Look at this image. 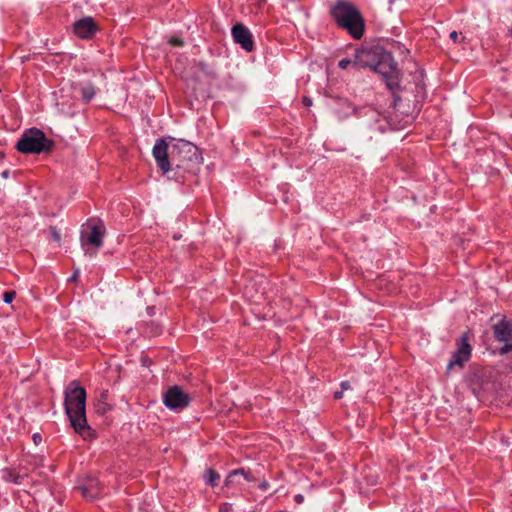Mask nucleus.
I'll return each mask as SVG.
<instances>
[{"label":"nucleus","instance_id":"e433bc0d","mask_svg":"<svg viewBox=\"0 0 512 512\" xmlns=\"http://www.w3.org/2000/svg\"><path fill=\"white\" fill-rule=\"evenodd\" d=\"M508 35L512 37V26L508 30Z\"/></svg>","mask_w":512,"mask_h":512},{"label":"nucleus","instance_id":"1a4fd4ad","mask_svg":"<svg viewBox=\"0 0 512 512\" xmlns=\"http://www.w3.org/2000/svg\"><path fill=\"white\" fill-rule=\"evenodd\" d=\"M75 490L79 491L86 500L92 501L102 495L104 486L98 478L87 475L78 480Z\"/></svg>","mask_w":512,"mask_h":512},{"label":"nucleus","instance_id":"cd10ccee","mask_svg":"<svg viewBox=\"0 0 512 512\" xmlns=\"http://www.w3.org/2000/svg\"><path fill=\"white\" fill-rule=\"evenodd\" d=\"M50 231H51V233H52V235H53L54 239H55L56 241H58V242H59V241H60V239H61V237H60V234L58 233V231H57L56 227L51 226V227H50Z\"/></svg>","mask_w":512,"mask_h":512},{"label":"nucleus","instance_id":"f03ea898","mask_svg":"<svg viewBox=\"0 0 512 512\" xmlns=\"http://www.w3.org/2000/svg\"><path fill=\"white\" fill-rule=\"evenodd\" d=\"M354 67L370 68L382 76L387 89L393 96V107L397 108L401 97V70L391 52L380 45H372L357 49L354 56Z\"/></svg>","mask_w":512,"mask_h":512},{"label":"nucleus","instance_id":"f3484780","mask_svg":"<svg viewBox=\"0 0 512 512\" xmlns=\"http://www.w3.org/2000/svg\"><path fill=\"white\" fill-rule=\"evenodd\" d=\"M2 472H3L2 478L5 481L14 483L16 485L21 484L22 476L15 469L6 468Z\"/></svg>","mask_w":512,"mask_h":512},{"label":"nucleus","instance_id":"9b49d317","mask_svg":"<svg viewBox=\"0 0 512 512\" xmlns=\"http://www.w3.org/2000/svg\"><path fill=\"white\" fill-rule=\"evenodd\" d=\"M190 401L191 397L178 385L169 387L163 398L165 406L174 410L187 407Z\"/></svg>","mask_w":512,"mask_h":512},{"label":"nucleus","instance_id":"423d86ee","mask_svg":"<svg viewBox=\"0 0 512 512\" xmlns=\"http://www.w3.org/2000/svg\"><path fill=\"white\" fill-rule=\"evenodd\" d=\"M472 338L473 334L470 330H468L456 339V349L452 353L451 358L447 364L445 372L446 375H449L455 367H459L460 369L464 368L465 364L470 361L473 350L470 343Z\"/></svg>","mask_w":512,"mask_h":512},{"label":"nucleus","instance_id":"5701e85b","mask_svg":"<svg viewBox=\"0 0 512 512\" xmlns=\"http://www.w3.org/2000/svg\"><path fill=\"white\" fill-rule=\"evenodd\" d=\"M168 43L174 47H182L184 45L183 39L177 36L170 37Z\"/></svg>","mask_w":512,"mask_h":512},{"label":"nucleus","instance_id":"c756f323","mask_svg":"<svg viewBox=\"0 0 512 512\" xmlns=\"http://www.w3.org/2000/svg\"><path fill=\"white\" fill-rule=\"evenodd\" d=\"M258 487H259L260 490L266 491V490L269 489L270 485H269V482L267 480H263L262 482H260Z\"/></svg>","mask_w":512,"mask_h":512},{"label":"nucleus","instance_id":"39448f33","mask_svg":"<svg viewBox=\"0 0 512 512\" xmlns=\"http://www.w3.org/2000/svg\"><path fill=\"white\" fill-rule=\"evenodd\" d=\"M55 148V141L36 127L24 130L18 139L15 149L22 154H49Z\"/></svg>","mask_w":512,"mask_h":512},{"label":"nucleus","instance_id":"aec40b11","mask_svg":"<svg viewBox=\"0 0 512 512\" xmlns=\"http://www.w3.org/2000/svg\"><path fill=\"white\" fill-rule=\"evenodd\" d=\"M237 476H239V474L236 469L230 471L227 477L225 478L224 487L231 489L239 486L240 482L236 480Z\"/></svg>","mask_w":512,"mask_h":512},{"label":"nucleus","instance_id":"4468645a","mask_svg":"<svg viewBox=\"0 0 512 512\" xmlns=\"http://www.w3.org/2000/svg\"><path fill=\"white\" fill-rule=\"evenodd\" d=\"M80 99L84 104H88L97 94L98 88L92 82L78 84Z\"/></svg>","mask_w":512,"mask_h":512},{"label":"nucleus","instance_id":"f8f14e48","mask_svg":"<svg viewBox=\"0 0 512 512\" xmlns=\"http://www.w3.org/2000/svg\"><path fill=\"white\" fill-rule=\"evenodd\" d=\"M235 43L239 44L246 52L254 50V40L250 30L242 23H236L231 30Z\"/></svg>","mask_w":512,"mask_h":512},{"label":"nucleus","instance_id":"c85d7f7f","mask_svg":"<svg viewBox=\"0 0 512 512\" xmlns=\"http://www.w3.org/2000/svg\"><path fill=\"white\" fill-rule=\"evenodd\" d=\"M449 37L454 43H459V34L457 31H452Z\"/></svg>","mask_w":512,"mask_h":512},{"label":"nucleus","instance_id":"a878e982","mask_svg":"<svg viewBox=\"0 0 512 512\" xmlns=\"http://www.w3.org/2000/svg\"><path fill=\"white\" fill-rule=\"evenodd\" d=\"M218 511L219 512H232L233 511L232 504L228 503V502L221 503L219 505Z\"/></svg>","mask_w":512,"mask_h":512},{"label":"nucleus","instance_id":"2eb2a0df","mask_svg":"<svg viewBox=\"0 0 512 512\" xmlns=\"http://www.w3.org/2000/svg\"><path fill=\"white\" fill-rule=\"evenodd\" d=\"M425 73L423 70L418 71L415 76V98L417 102L424 101L427 97L426 84L424 82Z\"/></svg>","mask_w":512,"mask_h":512},{"label":"nucleus","instance_id":"7c9ffc66","mask_svg":"<svg viewBox=\"0 0 512 512\" xmlns=\"http://www.w3.org/2000/svg\"><path fill=\"white\" fill-rule=\"evenodd\" d=\"M141 363L143 366L149 367L152 364V360L148 356H145L141 358Z\"/></svg>","mask_w":512,"mask_h":512},{"label":"nucleus","instance_id":"f257e3e1","mask_svg":"<svg viewBox=\"0 0 512 512\" xmlns=\"http://www.w3.org/2000/svg\"><path fill=\"white\" fill-rule=\"evenodd\" d=\"M197 152V146L189 141L171 138L169 143L165 138H159L154 144L152 155L163 174L174 171L175 180L183 182L184 173L192 172L198 164Z\"/></svg>","mask_w":512,"mask_h":512},{"label":"nucleus","instance_id":"9d476101","mask_svg":"<svg viewBox=\"0 0 512 512\" xmlns=\"http://www.w3.org/2000/svg\"><path fill=\"white\" fill-rule=\"evenodd\" d=\"M100 31V26L91 16L83 17L72 24L73 34L82 40H91Z\"/></svg>","mask_w":512,"mask_h":512},{"label":"nucleus","instance_id":"2f4dec72","mask_svg":"<svg viewBox=\"0 0 512 512\" xmlns=\"http://www.w3.org/2000/svg\"><path fill=\"white\" fill-rule=\"evenodd\" d=\"M341 390L344 392L345 390L350 389L351 385L349 381H342L340 383Z\"/></svg>","mask_w":512,"mask_h":512},{"label":"nucleus","instance_id":"412c9836","mask_svg":"<svg viewBox=\"0 0 512 512\" xmlns=\"http://www.w3.org/2000/svg\"><path fill=\"white\" fill-rule=\"evenodd\" d=\"M239 476H242L247 482H255L256 478L252 474L250 469L238 468L236 469Z\"/></svg>","mask_w":512,"mask_h":512},{"label":"nucleus","instance_id":"4be33fe9","mask_svg":"<svg viewBox=\"0 0 512 512\" xmlns=\"http://www.w3.org/2000/svg\"><path fill=\"white\" fill-rule=\"evenodd\" d=\"M16 297V292L14 290H8L3 293V301L7 304L12 303V301Z\"/></svg>","mask_w":512,"mask_h":512},{"label":"nucleus","instance_id":"72a5a7b5","mask_svg":"<svg viewBox=\"0 0 512 512\" xmlns=\"http://www.w3.org/2000/svg\"><path fill=\"white\" fill-rule=\"evenodd\" d=\"M342 397H343V391H342V390H340V391H335V392L333 393V398H334L335 400H340V399H342Z\"/></svg>","mask_w":512,"mask_h":512},{"label":"nucleus","instance_id":"20e7f679","mask_svg":"<svg viewBox=\"0 0 512 512\" xmlns=\"http://www.w3.org/2000/svg\"><path fill=\"white\" fill-rule=\"evenodd\" d=\"M329 16L339 29L346 31L354 40L363 38L366 21L358 6L352 1L335 0L329 7Z\"/></svg>","mask_w":512,"mask_h":512},{"label":"nucleus","instance_id":"6e6552de","mask_svg":"<svg viewBox=\"0 0 512 512\" xmlns=\"http://www.w3.org/2000/svg\"><path fill=\"white\" fill-rule=\"evenodd\" d=\"M493 339L502 344L498 349L500 355L512 352V319L503 316L492 326Z\"/></svg>","mask_w":512,"mask_h":512},{"label":"nucleus","instance_id":"4c0bfd02","mask_svg":"<svg viewBox=\"0 0 512 512\" xmlns=\"http://www.w3.org/2000/svg\"><path fill=\"white\" fill-rule=\"evenodd\" d=\"M511 371H512V367H511Z\"/></svg>","mask_w":512,"mask_h":512},{"label":"nucleus","instance_id":"7ed1b4c3","mask_svg":"<svg viewBox=\"0 0 512 512\" xmlns=\"http://www.w3.org/2000/svg\"><path fill=\"white\" fill-rule=\"evenodd\" d=\"M86 398V390L80 385L78 380H73L64 391V408L74 431L83 440L92 441L96 439L97 433L87 422Z\"/></svg>","mask_w":512,"mask_h":512},{"label":"nucleus","instance_id":"dca6fc26","mask_svg":"<svg viewBox=\"0 0 512 512\" xmlns=\"http://www.w3.org/2000/svg\"><path fill=\"white\" fill-rule=\"evenodd\" d=\"M108 400H109V392H108V390L102 391L100 393V395H99V398H98L97 402L94 405L95 412L98 415L103 416V415H105L106 413H108L109 411L112 410V405H110L108 403Z\"/></svg>","mask_w":512,"mask_h":512},{"label":"nucleus","instance_id":"f704fd0d","mask_svg":"<svg viewBox=\"0 0 512 512\" xmlns=\"http://www.w3.org/2000/svg\"><path fill=\"white\" fill-rule=\"evenodd\" d=\"M294 500H295V502H296V503L300 504V503H302V502L304 501V497H303V495H301V494H297V495L294 497Z\"/></svg>","mask_w":512,"mask_h":512},{"label":"nucleus","instance_id":"393cba45","mask_svg":"<svg viewBox=\"0 0 512 512\" xmlns=\"http://www.w3.org/2000/svg\"><path fill=\"white\" fill-rule=\"evenodd\" d=\"M267 0H251V5L255 7L256 12L262 11Z\"/></svg>","mask_w":512,"mask_h":512},{"label":"nucleus","instance_id":"c9c22d12","mask_svg":"<svg viewBox=\"0 0 512 512\" xmlns=\"http://www.w3.org/2000/svg\"><path fill=\"white\" fill-rule=\"evenodd\" d=\"M147 311H148V313H149L150 315H153V313H154V307H148V308H147Z\"/></svg>","mask_w":512,"mask_h":512},{"label":"nucleus","instance_id":"ddd939ff","mask_svg":"<svg viewBox=\"0 0 512 512\" xmlns=\"http://www.w3.org/2000/svg\"><path fill=\"white\" fill-rule=\"evenodd\" d=\"M487 378V371L483 367L475 368L469 377V386L476 391V389H481L484 385Z\"/></svg>","mask_w":512,"mask_h":512},{"label":"nucleus","instance_id":"6ab92c4d","mask_svg":"<svg viewBox=\"0 0 512 512\" xmlns=\"http://www.w3.org/2000/svg\"><path fill=\"white\" fill-rule=\"evenodd\" d=\"M162 326L155 322L149 321L144 324V332L151 337L159 336L162 333Z\"/></svg>","mask_w":512,"mask_h":512},{"label":"nucleus","instance_id":"b1692460","mask_svg":"<svg viewBox=\"0 0 512 512\" xmlns=\"http://www.w3.org/2000/svg\"><path fill=\"white\" fill-rule=\"evenodd\" d=\"M349 66H353L354 67V59L351 60V59H348V58H344V59H341L339 62H338V67L340 69H347Z\"/></svg>","mask_w":512,"mask_h":512},{"label":"nucleus","instance_id":"bb28decb","mask_svg":"<svg viewBox=\"0 0 512 512\" xmlns=\"http://www.w3.org/2000/svg\"><path fill=\"white\" fill-rule=\"evenodd\" d=\"M32 440L35 445H39L42 442V435L40 433H34L32 435Z\"/></svg>","mask_w":512,"mask_h":512},{"label":"nucleus","instance_id":"473e14b6","mask_svg":"<svg viewBox=\"0 0 512 512\" xmlns=\"http://www.w3.org/2000/svg\"><path fill=\"white\" fill-rule=\"evenodd\" d=\"M302 103H303L304 106L310 107L312 105V100H311V98H309L307 96H304L302 98Z\"/></svg>","mask_w":512,"mask_h":512},{"label":"nucleus","instance_id":"0eeeda50","mask_svg":"<svg viewBox=\"0 0 512 512\" xmlns=\"http://www.w3.org/2000/svg\"><path fill=\"white\" fill-rule=\"evenodd\" d=\"M106 233V228L102 220L98 218H91L82 225L81 230V244L82 246H93L99 248L103 244V238Z\"/></svg>","mask_w":512,"mask_h":512},{"label":"nucleus","instance_id":"a211bd4d","mask_svg":"<svg viewBox=\"0 0 512 512\" xmlns=\"http://www.w3.org/2000/svg\"><path fill=\"white\" fill-rule=\"evenodd\" d=\"M204 480L212 488L216 487L220 480V474L213 468H208L204 473Z\"/></svg>","mask_w":512,"mask_h":512}]
</instances>
